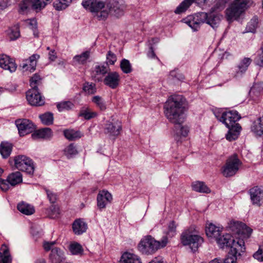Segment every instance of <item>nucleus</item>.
Masks as SVG:
<instances>
[{
	"label": "nucleus",
	"instance_id": "nucleus-1",
	"mask_svg": "<svg viewBox=\"0 0 263 263\" xmlns=\"http://www.w3.org/2000/svg\"><path fill=\"white\" fill-rule=\"evenodd\" d=\"M183 104L184 98L182 96L173 95L168 99L164 106L166 117L175 125L174 137L177 141L179 140V137H186L189 132L187 127L182 125L184 120Z\"/></svg>",
	"mask_w": 263,
	"mask_h": 263
},
{
	"label": "nucleus",
	"instance_id": "nucleus-2",
	"mask_svg": "<svg viewBox=\"0 0 263 263\" xmlns=\"http://www.w3.org/2000/svg\"><path fill=\"white\" fill-rule=\"evenodd\" d=\"M82 6L85 9L94 14L99 20H105L109 15L117 17L124 14L125 6L122 1H113L105 5L99 0H83Z\"/></svg>",
	"mask_w": 263,
	"mask_h": 263
},
{
	"label": "nucleus",
	"instance_id": "nucleus-3",
	"mask_svg": "<svg viewBox=\"0 0 263 263\" xmlns=\"http://www.w3.org/2000/svg\"><path fill=\"white\" fill-rule=\"evenodd\" d=\"M220 21L221 17L219 14L201 12L195 15H189L182 21L194 31H197L200 28V25L204 23H206L213 29H215L219 26Z\"/></svg>",
	"mask_w": 263,
	"mask_h": 263
},
{
	"label": "nucleus",
	"instance_id": "nucleus-4",
	"mask_svg": "<svg viewBox=\"0 0 263 263\" xmlns=\"http://www.w3.org/2000/svg\"><path fill=\"white\" fill-rule=\"evenodd\" d=\"M168 242L167 237H163L160 241L156 240L151 235L141 239L138 244V249L144 254H153L161 248L165 247Z\"/></svg>",
	"mask_w": 263,
	"mask_h": 263
},
{
	"label": "nucleus",
	"instance_id": "nucleus-5",
	"mask_svg": "<svg viewBox=\"0 0 263 263\" xmlns=\"http://www.w3.org/2000/svg\"><path fill=\"white\" fill-rule=\"evenodd\" d=\"M252 0H234L226 10V16L229 22L236 20L253 5Z\"/></svg>",
	"mask_w": 263,
	"mask_h": 263
},
{
	"label": "nucleus",
	"instance_id": "nucleus-6",
	"mask_svg": "<svg viewBox=\"0 0 263 263\" xmlns=\"http://www.w3.org/2000/svg\"><path fill=\"white\" fill-rule=\"evenodd\" d=\"M241 164L240 160L236 155L229 157L221 168V173L226 177L234 176L239 170Z\"/></svg>",
	"mask_w": 263,
	"mask_h": 263
},
{
	"label": "nucleus",
	"instance_id": "nucleus-7",
	"mask_svg": "<svg viewBox=\"0 0 263 263\" xmlns=\"http://www.w3.org/2000/svg\"><path fill=\"white\" fill-rule=\"evenodd\" d=\"M203 240L198 235L193 234L189 230L184 232L181 235V242L184 246H189L193 251H195Z\"/></svg>",
	"mask_w": 263,
	"mask_h": 263
},
{
	"label": "nucleus",
	"instance_id": "nucleus-8",
	"mask_svg": "<svg viewBox=\"0 0 263 263\" xmlns=\"http://www.w3.org/2000/svg\"><path fill=\"white\" fill-rule=\"evenodd\" d=\"M15 168L27 173L33 172L34 167L31 159L25 155H18L13 158Z\"/></svg>",
	"mask_w": 263,
	"mask_h": 263
},
{
	"label": "nucleus",
	"instance_id": "nucleus-9",
	"mask_svg": "<svg viewBox=\"0 0 263 263\" xmlns=\"http://www.w3.org/2000/svg\"><path fill=\"white\" fill-rule=\"evenodd\" d=\"M229 227L234 233L242 237V239L249 238L253 231L252 229L246 224L239 221H231L229 224Z\"/></svg>",
	"mask_w": 263,
	"mask_h": 263
},
{
	"label": "nucleus",
	"instance_id": "nucleus-10",
	"mask_svg": "<svg viewBox=\"0 0 263 263\" xmlns=\"http://www.w3.org/2000/svg\"><path fill=\"white\" fill-rule=\"evenodd\" d=\"M240 118V116L237 111L231 110L223 112L219 120L224 124L228 128H230L236 127V125H239L236 122Z\"/></svg>",
	"mask_w": 263,
	"mask_h": 263
},
{
	"label": "nucleus",
	"instance_id": "nucleus-11",
	"mask_svg": "<svg viewBox=\"0 0 263 263\" xmlns=\"http://www.w3.org/2000/svg\"><path fill=\"white\" fill-rule=\"evenodd\" d=\"M15 124L21 136H24L32 133L35 128L34 124L30 120L26 119L16 120Z\"/></svg>",
	"mask_w": 263,
	"mask_h": 263
},
{
	"label": "nucleus",
	"instance_id": "nucleus-12",
	"mask_svg": "<svg viewBox=\"0 0 263 263\" xmlns=\"http://www.w3.org/2000/svg\"><path fill=\"white\" fill-rule=\"evenodd\" d=\"M26 99L32 106H42L44 104V98L37 89H31L26 92Z\"/></svg>",
	"mask_w": 263,
	"mask_h": 263
},
{
	"label": "nucleus",
	"instance_id": "nucleus-13",
	"mask_svg": "<svg viewBox=\"0 0 263 263\" xmlns=\"http://www.w3.org/2000/svg\"><path fill=\"white\" fill-rule=\"evenodd\" d=\"M229 248L233 255L240 256L241 253L244 252L246 250L244 239L239 237L232 238Z\"/></svg>",
	"mask_w": 263,
	"mask_h": 263
},
{
	"label": "nucleus",
	"instance_id": "nucleus-14",
	"mask_svg": "<svg viewBox=\"0 0 263 263\" xmlns=\"http://www.w3.org/2000/svg\"><path fill=\"white\" fill-rule=\"evenodd\" d=\"M40 58V55L39 54H33L28 59L23 60L20 67L23 71L33 72L36 69L37 62Z\"/></svg>",
	"mask_w": 263,
	"mask_h": 263
},
{
	"label": "nucleus",
	"instance_id": "nucleus-15",
	"mask_svg": "<svg viewBox=\"0 0 263 263\" xmlns=\"http://www.w3.org/2000/svg\"><path fill=\"white\" fill-rule=\"evenodd\" d=\"M0 67L13 72L16 70L17 65L13 59L6 54H0Z\"/></svg>",
	"mask_w": 263,
	"mask_h": 263
},
{
	"label": "nucleus",
	"instance_id": "nucleus-16",
	"mask_svg": "<svg viewBox=\"0 0 263 263\" xmlns=\"http://www.w3.org/2000/svg\"><path fill=\"white\" fill-rule=\"evenodd\" d=\"M97 205L100 209H104L113 199L112 195L107 190L100 191L97 196Z\"/></svg>",
	"mask_w": 263,
	"mask_h": 263
},
{
	"label": "nucleus",
	"instance_id": "nucleus-17",
	"mask_svg": "<svg viewBox=\"0 0 263 263\" xmlns=\"http://www.w3.org/2000/svg\"><path fill=\"white\" fill-rule=\"evenodd\" d=\"M252 62V59L249 58L242 59L232 71V75L236 78L243 74L248 69V67Z\"/></svg>",
	"mask_w": 263,
	"mask_h": 263
},
{
	"label": "nucleus",
	"instance_id": "nucleus-18",
	"mask_svg": "<svg viewBox=\"0 0 263 263\" xmlns=\"http://www.w3.org/2000/svg\"><path fill=\"white\" fill-rule=\"evenodd\" d=\"M121 129V123L119 120L107 121L105 124V132L111 136H118Z\"/></svg>",
	"mask_w": 263,
	"mask_h": 263
},
{
	"label": "nucleus",
	"instance_id": "nucleus-19",
	"mask_svg": "<svg viewBox=\"0 0 263 263\" xmlns=\"http://www.w3.org/2000/svg\"><path fill=\"white\" fill-rule=\"evenodd\" d=\"M120 81V74L114 71L108 72L104 79V83L112 89L116 88L119 85Z\"/></svg>",
	"mask_w": 263,
	"mask_h": 263
},
{
	"label": "nucleus",
	"instance_id": "nucleus-20",
	"mask_svg": "<svg viewBox=\"0 0 263 263\" xmlns=\"http://www.w3.org/2000/svg\"><path fill=\"white\" fill-rule=\"evenodd\" d=\"M249 193L252 203L260 205V202L263 199V190L258 186H254L250 190Z\"/></svg>",
	"mask_w": 263,
	"mask_h": 263
},
{
	"label": "nucleus",
	"instance_id": "nucleus-21",
	"mask_svg": "<svg viewBox=\"0 0 263 263\" xmlns=\"http://www.w3.org/2000/svg\"><path fill=\"white\" fill-rule=\"evenodd\" d=\"M222 229V227H217L210 223L206 226L205 232L208 237L216 240L220 236Z\"/></svg>",
	"mask_w": 263,
	"mask_h": 263
},
{
	"label": "nucleus",
	"instance_id": "nucleus-22",
	"mask_svg": "<svg viewBox=\"0 0 263 263\" xmlns=\"http://www.w3.org/2000/svg\"><path fill=\"white\" fill-rule=\"evenodd\" d=\"M108 72V68L104 65H96L91 71V77L96 81H100L102 77Z\"/></svg>",
	"mask_w": 263,
	"mask_h": 263
},
{
	"label": "nucleus",
	"instance_id": "nucleus-23",
	"mask_svg": "<svg viewBox=\"0 0 263 263\" xmlns=\"http://www.w3.org/2000/svg\"><path fill=\"white\" fill-rule=\"evenodd\" d=\"M87 229V224L82 219H77L72 224V230L76 235H81Z\"/></svg>",
	"mask_w": 263,
	"mask_h": 263
},
{
	"label": "nucleus",
	"instance_id": "nucleus-24",
	"mask_svg": "<svg viewBox=\"0 0 263 263\" xmlns=\"http://www.w3.org/2000/svg\"><path fill=\"white\" fill-rule=\"evenodd\" d=\"M121 263H141V259L137 255L129 252H124L121 256Z\"/></svg>",
	"mask_w": 263,
	"mask_h": 263
},
{
	"label": "nucleus",
	"instance_id": "nucleus-25",
	"mask_svg": "<svg viewBox=\"0 0 263 263\" xmlns=\"http://www.w3.org/2000/svg\"><path fill=\"white\" fill-rule=\"evenodd\" d=\"M52 136V132L51 129L48 127L36 130L32 134V137L34 139H49Z\"/></svg>",
	"mask_w": 263,
	"mask_h": 263
},
{
	"label": "nucleus",
	"instance_id": "nucleus-26",
	"mask_svg": "<svg viewBox=\"0 0 263 263\" xmlns=\"http://www.w3.org/2000/svg\"><path fill=\"white\" fill-rule=\"evenodd\" d=\"M50 257L54 263H61L65 259L64 252L58 248L52 249Z\"/></svg>",
	"mask_w": 263,
	"mask_h": 263
},
{
	"label": "nucleus",
	"instance_id": "nucleus-27",
	"mask_svg": "<svg viewBox=\"0 0 263 263\" xmlns=\"http://www.w3.org/2000/svg\"><path fill=\"white\" fill-rule=\"evenodd\" d=\"M11 261L9 247L6 244H3L0 249V263H11Z\"/></svg>",
	"mask_w": 263,
	"mask_h": 263
},
{
	"label": "nucleus",
	"instance_id": "nucleus-28",
	"mask_svg": "<svg viewBox=\"0 0 263 263\" xmlns=\"http://www.w3.org/2000/svg\"><path fill=\"white\" fill-rule=\"evenodd\" d=\"M7 181L12 186L19 184L23 181L22 174L18 171L12 173L8 176Z\"/></svg>",
	"mask_w": 263,
	"mask_h": 263
},
{
	"label": "nucleus",
	"instance_id": "nucleus-29",
	"mask_svg": "<svg viewBox=\"0 0 263 263\" xmlns=\"http://www.w3.org/2000/svg\"><path fill=\"white\" fill-rule=\"evenodd\" d=\"M251 131L256 136L263 135V116L255 121L251 126Z\"/></svg>",
	"mask_w": 263,
	"mask_h": 263
},
{
	"label": "nucleus",
	"instance_id": "nucleus-30",
	"mask_svg": "<svg viewBox=\"0 0 263 263\" xmlns=\"http://www.w3.org/2000/svg\"><path fill=\"white\" fill-rule=\"evenodd\" d=\"M97 113L92 111L88 106H84L81 108L79 113V116L84 118L85 120H89L97 116Z\"/></svg>",
	"mask_w": 263,
	"mask_h": 263
},
{
	"label": "nucleus",
	"instance_id": "nucleus-31",
	"mask_svg": "<svg viewBox=\"0 0 263 263\" xmlns=\"http://www.w3.org/2000/svg\"><path fill=\"white\" fill-rule=\"evenodd\" d=\"M232 238L230 234H226L222 235H220V236L216 239V241L220 248H223L226 247H229Z\"/></svg>",
	"mask_w": 263,
	"mask_h": 263
},
{
	"label": "nucleus",
	"instance_id": "nucleus-32",
	"mask_svg": "<svg viewBox=\"0 0 263 263\" xmlns=\"http://www.w3.org/2000/svg\"><path fill=\"white\" fill-rule=\"evenodd\" d=\"M17 209L22 213L27 215H32L35 212L33 206L24 202L19 203L17 205Z\"/></svg>",
	"mask_w": 263,
	"mask_h": 263
},
{
	"label": "nucleus",
	"instance_id": "nucleus-33",
	"mask_svg": "<svg viewBox=\"0 0 263 263\" xmlns=\"http://www.w3.org/2000/svg\"><path fill=\"white\" fill-rule=\"evenodd\" d=\"M64 135L65 138L70 141L75 140L83 136V134L80 131L71 129L65 130Z\"/></svg>",
	"mask_w": 263,
	"mask_h": 263
},
{
	"label": "nucleus",
	"instance_id": "nucleus-34",
	"mask_svg": "<svg viewBox=\"0 0 263 263\" xmlns=\"http://www.w3.org/2000/svg\"><path fill=\"white\" fill-rule=\"evenodd\" d=\"M7 35L10 41H14L20 36V32L18 25L10 27L7 30Z\"/></svg>",
	"mask_w": 263,
	"mask_h": 263
},
{
	"label": "nucleus",
	"instance_id": "nucleus-35",
	"mask_svg": "<svg viewBox=\"0 0 263 263\" xmlns=\"http://www.w3.org/2000/svg\"><path fill=\"white\" fill-rule=\"evenodd\" d=\"M192 187L194 191L199 193H209L211 192L210 189L203 182H195L193 183Z\"/></svg>",
	"mask_w": 263,
	"mask_h": 263
},
{
	"label": "nucleus",
	"instance_id": "nucleus-36",
	"mask_svg": "<svg viewBox=\"0 0 263 263\" xmlns=\"http://www.w3.org/2000/svg\"><path fill=\"white\" fill-rule=\"evenodd\" d=\"M229 129V130L226 136V139L229 141L236 140L238 137L241 127L239 125H236V127Z\"/></svg>",
	"mask_w": 263,
	"mask_h": 263
},
{
	"label": "nucleus",
	"instance_id": "nucleus-37",
	"mask_svg": "<svg viewBox=\"0 0 263 263\" xmlns=\"http://www.w3.org/2000/svg\"><path fill=\"white\" fill-rule=\"evenodd\" d=\"M63 153L68 159H70L78 154V151L73 144H70L64 149Z\"/></svg>",
	"mask_w": 263,
	"mask_h": 263
},
{
	"label": "nucleus",
	"instance_id": "nucleus-38",
	"mask_svg": "<svg viewBox=\"0 0 263 263\" xmlns=\"http://www.w3.org/2000/svg\"><path fill=\"white\" fill-rule=\"evenodd\" d=\"M90 56V51H86L80 55H77L73 58V62L74 64H85Z\"/></svg>",
	"mask_w": 263,
	"mask_h": 263
},
{
	"label": "nucleus",
	"instance_id": "nucleus-39",
	"mask_svg": "<svg viewBox=\"0 0 263 263\" xmlns=\"http://www.w3.org/2000/svg\"><path fill=\"white\" fill-rule=\"evenodd\" d=\"M12 151V145L8 142H2L0 145V153L2 157L6 158L9 157Z\"/></svg>",
	"mask_w": 263,
	"mask_h": 263
},
{
	"label": "nucleus",
	"instance_id": "nucleus-40",
	"mask_svg": "<svg viewBox=\"0 0 263 263\" xmlns=\"http://www.w3.org/2000/svg\"><path fill=\"white\" fill-rule=\"evenodd\" d=\"M71 2L72 0H58L53 3V5L57 10L60 11L66 9Z\"/></svg>",
	"mask_w": 263,
	"mask_h": 263
},
{
	"label": "nucleus",
	"instance_id": "nucleus-41",
	"mask_svg": "<svg viewBox=\"0 0 263 263\" xmlns=\"http://www.w3.org/2000/svg\"><path fill=\"white\" fill-rule=\"evenodd\" d=\"M70 252L73 255H82L83 249L82 246L78 242H73L69 247Z\"/></svg>",
	"mask_w": 263,
	"mask_h": 263
},
{
	"label": "nucleus",
	"instance_id": "nucleus-42",
	"mask_svg": "<svg viewBox=\"0 0 263 263\" xmlns=\"http://www.w3.org/2000/svg\"><path fill=\"white\" fill-rule=\"evenodd\" d=\"M120 67L122 72L124 73H129L132 70V66L128 60L124 59L120 62Z\"/></svg>",
	"mask_w": 263,
	"mask_h": 263
},
{
	"label": "nucleus",
	"instance_id": "nucleus-43",
	"mask_svg": "<svg viewBox=\"0 0 263 263\" xmlns=\"http://www.w3.org/2000/svg\"><path fill=\"white\" fill-rule=\"evenodd\" d=\"M91 101L100 110H105L106 109L105 102L102 97L95 96L92 98Z\"/></svg>",
	"mask_w": 263,
	"mask_h": 263
},
{
	"label": "nucleus",
	"instance_id": "nucleus-44",
	"mask_svg": "<svg viewBox=\"0 0 263 263\" xmlns=\"http://www.w3.org/2000/svg\"><path fill=\"white\" fill-rule=\"evenodd\" d=\"M193 3L192 0H184L183 1L176 9L175 13L176 14L181 13L185 11L190 7V6Z\"/></svg>",
	"mask_w": 263,
	"mask_h": 263
},
{
	"label": "nucleus",
	"instance_id": "nucleus-45",
	"mask_svg": "<svg viewBox=\"0 0 263 263\" xmlns=\"http://www.w3.org/2000/svg\"><path fill=\"white\" fill-rule=\"evenodd\" d=\"M42 122L46 125H49L53 122V116L51 112H46L40 116Z\"/></svg>",
	"mask_w": 263,
	"mask_h": 263
},
{
	"label": "nucleus",
	"instance_id": "nucleus-46",
	"mask_svg": "<svg viewBox=\"0 0 263 263\" xmlns=\"http://www.w3.org/2000/svg\"><path fill=\"white\" fill-rule=\"evenodd\" d=\"M57 107L60 111H62L71 109L73 108L74 104L70 101H64L57 104Z\"/></svg>",
	"mask_w": 263,
	"mask_h": 263
},
{
	"label": "nucleus",
	"instance_id": "nucleus-47",
	"mask_svg": "<svg viewBox=\"0 0 263 263\" xmlns=\"http://www.w3.org/2000/svg\"><path fill=\"white\" fill-rule=\"evenodd\" d=\"M28 2L32 8L36 10L43 9L46 5V2L42 0H28Z\"/></svg>",
	"mask_w": 263,
	"mask_h": 263
},
{
	"label": "nucleus",
	"instance_id": "nucleus-48",
	"mask_svg": "<svg viewBox=\"0 0 263 263\" xmlns=\"http://www.w3.org/2000/svg\"><path fill=\"white\" fill-rule=\"evenodd\" d=\"M41 82L42 78L37 73L34 74L30 80L31 89H37V86L40 85Z\"/></svg>",
	"mask_w": 263,
	"mask_h": 263
},
{
	"label": "nucleus",
	"instance_id": "nucleus-49",
	"mask_svg": "<svg viewBox=\"0 0 263 263\" xmlns=\"http://www.w3.org/2000/svg\"><path fill=\"white\" fill-rule=\"evenodd\" d=\"M258 18L254 17L248 24L246 29L248 32H254L258 26Z\"/></svg>",
	"mask_w": 263,
	"mask_h": 263
},
{
	"label": "nucleus",
	"instance_id": "nucleus-50",
	"mask_svg": "<svg viewBox=\"0 0 263 263\" xmlns=\"http://www.w3.org/2000/svg\"><path fill=\"white\" fill-rule=\"evenodd\" d=\"M229 0H218L215 5L212 8V11H219L223 10L226 4L229 2Z\"/></svg>",
	"mask_w": 263,
	"mask_h": 263
},
{
	"label": "nucleus",
	"instance_id": "nucleus-51",
	"mask_svg": "<svg viewBox=\"0 0 263 263\" xmlns=\"http://www.w3.org/2000/svg\"><path fill=\"white\" fill-rule=\"evenodd\" d=\"M84 91L89 95H92L96 92L95 85L93 83H85L83 86Z\"/></svg>",
	"mask_w": 263,
	"mask_h": 263
},
{
	"label": "nucleus",
	"instance_id": "nucleus-52",
	"mask_svg": "<svg viewBox=\"0 0 263 263\" xmlns=\"http://www.w3.org/2000/svg\"><path fill=\"white\" fill-rule=\"evenodd\" d=\"M253 257L258 261L263 262V246H259L258 250L253 254Z\"/></svg>",
	"mask_w": 263,
	"mask_h": 263
},
{
	"label": "nucleus",
	"instance_id": "nucleus-53",
	"mask_svg": "<svg viewBox=\"0 0 263 263\" xmlns=\"http://www.w3.org/2000/svg\"><path fill=\"white\" fill-rule=\"evenodd\" d=\"M107 63L110 65H114L117 61L116 55L111 51H109L106 55Z\"/></svg>",
	"mask_w": 263,
	"mask_h": 263
},
{
	"label": "nucleus",
	"instance_id": "nucleus-54",
	"mask_svg": "<svg viewBox=\"0 0 263 263\" xmlns=\"http://www.w3.org/2000/svg\"><path fill=\"white\" fill-rule=\"evenodd\" d=\"M10 184L7 181V178L6 180L0 179V187L1 190L4 192L8 191L9 189Z\"/></svg>",
	"mask_w": 263,
	"mask_h": 263
},
{
	"label": "nucleus",
	"instance_id": "nucleus-55",
	"mask_svg": "<svg viewBox=\"0 0 263 263\" xmlns=\"http://www.w3.org/2000/svg\"><path fill=\"white\" fill-rule=\"evenodd\" d=\"M48 198L51 203H54L57 200V196L49 190H46Z\"/></svg>",
	"mask_w": 263,
	"mask_h": 263
},
{
	"label": "nucleus",
	"instance_id": "nucleus-56",
	"mask_svg": "<svg viewBox=\"0 0 263 263\" xmlns=\"http://www.w3.org/2000/svg\"><path fill=\"white\" fill-rule=\"evenodd\" d=\"M29 5H30V4L28 0H24L20 4V10L22 12H24L28 9Z\"/></svg>",
	"mask_w": 263,
	"mask_h": 263
},
{
	"label": "nucleus",
	"instance_id": "nucleus-57",
	"mask_svg": "<svg viewBox=\"0 0 263 263\" xmlns=\"http://www.w3.org/2000/svg\"><path fill=\"white\" fill-rule=\"evenodd\" d=\"M26 23L29 25V27L32 29H35L37 26V22L35 19L28 20L26 21Z\"/></svg>",
	"mask_w": 263,
	"mask_h": 263
},
{
	"label": "nucleus",
	"instance_id": "nucleus-58",
	"mask_svg": "<svg viewBox=\"0 0 263 263\" xmlns=\"http://www.w3.org/2000/svg\"><path fill=\"white\" fill-rule=\"evenodd\" d=\"M52 213L50 214V217L55 218L58 217L59 215V209L58 207L52 206L51 208Z\"/></svg>",
	"mask_w": 263,
	"mask_h": 263
},
{
	"label": "nucleus",
	"instance_id": "nucleus-59",
	"mask_svg": "<svg viewBox=\"0 0 263 263\" xmlns=\"http://www.w3.org/2000/svg\"><path fill=\"white\" fill-rule=\"evenodd\" d=\"M54 245V242L45 241L43 243V246L44 250L46 251H48L50 249L52 250V247Z\"/></svg>",
	"mask_w": 263,
	"mask_h": 263
},
{
	"label": "nucleus",
	"instance_id": "nucleus-60",
	"mask_svg": "<svg viewBox=\"0 0 263 263\" xmlns=\"http://www.w3.org/2000/svg\"><path fill=\"white\" fill-rule=\"evenodd\" d=\"M176 226L174 221H172L170 222L168 226V233H174L175 232Z\"/></svg>",
	"mask_w": 263,
	"mask_h": 263
},
{
	"label": "nucleus",
	"instance_id": "nucleus-61",
	"mask_svg": "<svg viewBox=\"0 0 263 263\" xmlns=\"http://www.w3.org/2000/svg\"><path fill=\"white\" fill-rule=\"evenodd\" d=\"M148 263H165L163 258L161 256H157L155 257Z\"/></svg>",
	"mask_w": 263,
	"mask_h": 263
},
{
	"label": "nucleus",
	"instance_id": "nucleus-62",
	"mask_svg": "<svg viewBox=\"0 0 263 263\" xmlns=\"http://www.w3.org/2000/svg\"><path fill=\"white\" fill-rule=\"evenodd\" d=\"M48 56H49V59L51 61H54L57 58V53L54 50H50L49 54H48Z\"/></svg>",
	"mask_w": 263,
	"mask_h": 263
},
{
	"label": "nucleus",
	"instance_id": "nucleus-63",
	"mask_svg": "<svg viewBox=\"0 0 263 263\" xmlns=\"http://www.w3.org/2000/svg\"><path fill=\"white\" fill-rule=\"evenodd\" d=\"M171 75L173 77H176L177 79L179 80H182L184 79V76H182L181 74H178V76L177 77L175 71H172L171 72Z\"/></svg>",
	"mask_w": 263,
	"mask_h": 263
},
{
	"label": "nucleus",
	"instance_id": "nucleus-64",
	"mask_svg": "<svg viewBox=\"0 0 263 263\" xmlns=\"http://www.w3.org/2000/svg\"><path fill=\"white\" fill-rule=\"evenodd\" d=\"M147 56L150 58H155L156 57L155 53L152 46L149 48V51L147 53Z\"/></svg>",
	"mask_w": 263,
	"mask_h": 263
}]
</instances>
